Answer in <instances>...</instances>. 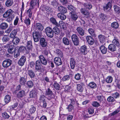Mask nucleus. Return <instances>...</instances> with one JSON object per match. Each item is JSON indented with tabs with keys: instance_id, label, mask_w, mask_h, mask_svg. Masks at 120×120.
I'll use <instances>...</instances> for the list:
<instances>
[{
	"instance_id": "nucleus-1",
	"label": "nucleus",
	"mask_w": 120,
	"mask_h": 120,
	"mask_svg": "<svg viewBox=\"0 0 120 120\" xmlns=\"http://www.w3.org/2000/svg\"><path fill=\"white\" fill-rule=\"evenodd\" d=\"M14 11L11 9H10L6 11L3 14V17L4 18L8 17L7 19V21L10 22L14 18L15 16L12 14Z\"/></svg>"
},
{
	"instance_id": "nucleus-2",
	"label": "nucleus",
	"mask_w": 120,
	"mask_h": 120,
	"mask_svg": "<svg viewBox=\"0 0 120 120\" xmlns=\"http://www.w3.org/2000/svg\"><path fill=\"white\" fill-rule=\"evenodd\" d=\"M12 63L11 60L8 59H6L3 61L2 65L3 67L6 68L11 65Z\"/></svg>"
},
{
	"instance_id": "nucleus-3",
	"label": "nucleus",
	"mask_w": 120,
	"mask_h": 120,
	"mask_svg": "<svg viewBox=\"0 0 120 120\" xmlns=\"http://www.w3.org/2000/svg\"><path fill=\"white\" fill-rule=\"evenodd\" d=\"M71 39L74 45H78L79 43V38L76 35L73 34L71 36Z\"/></svg>"
},
{
	"instance_id": "nucleus-4",
	"label": "nucleus",
	"mask_w": 120,
	"mask_h": 120,
	"mask_svg": "<svg viewBox=\"0 0 120 120\" xmlns=\"http://www.w3.org/2000/svg\"><path fill=\"white\" fill-rule=\"evenodd\" d=\"M45 31L48 37L52 38L53 37V30L50 27H47L45 29Z\"/></svg>"
},
{
	"instance_id": "nucleus-5",
	"label": "nucleus",
	"mask_w": 120,
	"mask_h": 120,
	"mask_svg": "<svg viewBox=\"0 0 120 120\" xmlns=\"http://www.w3.org/2000/svg\"><path fill=\"white\" fill-rule=\"evenodd\" d=\"M39 4L38 0H32L30 3V7L33 9L36 6H38Z\"/></svg>"
},
{
	"instance_id": "nucleus-6",
	"label": "nucleus",
	"mask_w": 120,
	"mask_h": 120,
	"mask_svg": "<svg viewBox=\"0 0 120 120\" xmlns=\"http://www.w3.org/2000/svg\"><path fill=\"white\" fill-rule=\"evenodd\" d=\"M41 36V33L38 32H36L34 33H33V36L34 41L35 42L38 41L39 39V37Z\"/></svg>"
},
{
	"instance_id": "nucleus-7",
	"label": "nucleus",
	"mask_w": 120,
	"mask_h": 120,
	"mask_svg": "<svg viewBox=\"0 0 120 120\" xmlns=\"http://www.w3.org/2000/svg\"><path fill=\"white\" fill-rule=\"evenodd\" d=\"M43 68V66L39 60L36 61L35 64V69L36 71L41 70Z\"/></svg>"
},
{
	"instance_id": "nucleus-8",
	"label": "nucleus",
	"mask_w": 120,
	"mask_h": 120,
	"mask_svg": "<svg viewBox=\"0 0 120 120\" xmlns=\"http://www.w3.org/2000/svg\"><path fill=\"white\" fill-rule=\"evenodd\" d=\"M46 94L48 96L50 97V98H48V99H50L55 97L54 95L53 94V92L49 88H48L47 90H46Z\"/></svg>"
},
{
	"instance_id": "nucleus-9",
	"label": "nucleus",
	"mask_w": 120,
	"mask_h": 120,
	"mask_svg": "<svg viewBox=\"0 0 120 120\" xmlns=\"http://www.w3.org/2000/svg\"><path fill=\"white\" fill-rule=\"evenodd\" d=\"M54 62L56 65L59 66L62 64V62L61 58L59 57H55L54 59Z\"/></svg>"
},
{
	"instance_id": "nucleus-10",
	"label": "nucleus",
	"mask_w": 120,
	"mask_h": 120,
	"mask_svg": "<svg viewBox=\"0 0 120 120\" xmlns=\"http://www.w3.org/2000/svg\"><path fill=\"white\" fill-rule=\"evenodd\" d=\"M26 60V59L25 57L24 56H22L18 61L19 65L21 66H23L24 65Z\"/></svg>"
},
{
	"instance_id": "nucleus-11",
	"label": "nucleus",
	"mask_w": 120,
	"mask_h": 120,
	"mask_svg": "<svg viewBox=\"0 0 120 120\" xmlns=\"http://www.w3.org/2000/svg\"><path fill=\"white\" fill-rule=\"evenodd\" d=\"M86 39L88 44L90 45H93L94 42V40L93 38L90 36H87Z\"/></svg>"
},
{
	"instance_id": "nucleus-12",
	"label": "nucleus",
	"mask_w": 120,
	"mask_h": 120,
	"mask_svg": "<svg viewBox=\"0 0 120 120\" xmlns=\"http://www.w3.org/2000/svg\"><path fill=\"white\" fill-rule=\"evenodd\" d=\"M40 45L43 47H46L47 45V41L45 39L43 38H41L40 41Z\"/></svg>"
},
{
	"instance_id": "nucleus-13",
	"label": "nucleus",
	"mask_w": 120,
	"mask_h": 120,
	"mask_svg": "<svg viewBox=\"0 0 120 120\" xmlns=\"http://www.w3.org/2000/svg\"><path fill=\"white\" fill-rule=\"evenodd\" d=\"M39 57L41 64L45 65H46L47 64V61L43 55H40Z\"/></svg>"
},
{
	"instance_id": "nucleus-14",
	"label": "nucleus",
	"mask_w": 120,
	"mask_h": 120,
	"mask_svg": "<svg viewBox=\"0 0 120 120\" xmlns=\"http://www.w3.org/2000/svg\"><path fill=\"white\" fill-rule=\"evenodd\" d=\"M83 84V83H81L77 84V90L80 92H82L83 88L82 87Z\"/></svg>"
},
{
	"instance_id": "nucleus-15",
	"label": "nucleus",
	"mask_w": 120,
	"mask_h": 120,
	"mask_svg": "<svg viewBox=\"0 0 120 120\" xmlns=\"http://www.w3.org/2000/svg\"><path fill=\"white\" fill-rule=\"evenodd\" d=\"M80 51L81 53L82 54L85 55L86 54L87 51L86 46L85 45L82 46L80 48Z\"/></svg>"
},
{
	"instance_id": "nucleus-16",
	"label": "nucleus",
	"mask_w": 120,
	"mask_h": 120,
	"mask_svg": "<svg viewBox=\"0 0 120 120\" xmlns=\"http://www.w3.org/2000/svg\"><path fill=\"white\" fill-rule=\"evenodd\" d=\"M60 26L61 29L64 30H66L67 28L66 25L65 23L62 21H59L58 26Z\"/></svg>"
},
{
	"instance_id": "nucleus-17",
	"label": "nucleus",
	"mask_w": 120,
	"mask_h": 120,
	"mask_svg": "<svg viewBox=\"0 0 120 120\" xmlns=\"http://www.w3.org/2000/svg\"><path fill=\"white\" fill-rule=\"evenodd\" d=\"M58 9L59 11L63 13H66L67 12L66 8L62 5L58 7Z\"/></svg>"
},
{
	"instance_id": "nucleus-18",
	"label": "nucleus",
	"mask_w": 120,
	"mask_h": 120,
	"mask_svg": "<svg viewBox=\"0 0 120 120\" xmlns=\"http://www.w3.org/2000/svg\"><path fill=\"white\" fill-rule=\"evenodd\" d=\"M71 18L72 21H76L78 19V16L75 13H71Z\"/></svg>"
},
{
	"instance_id": "nucleus-19",
	"label": "nucleus",
	"mask_w": 120,
	"mask_h": 120,
	"mask_svg": "<svg viewBox=\"0 0 120 120\" xmlns=\"http://www.w3.org/2000/svg\"><path fill=\"white\" fill-rule=\"evenodd\" d=\"M108 49L110 51L113 52L116 51V46L113 44H111L109 45Z\"/></svg>"
},
{
	"instance_id": "nucleus-20",
	"label": "nucleus",
	"mask_w": 120,
	"mask_h": 120,
	"mask_svg": "<svg viewBox=\"0 0 120 120\" xmlns=\"http://www.w3.org/2000/svg\"><path fill=\"white\" fill-rule=\"evenodd\" d=\"M25 91L23 90H21L17 93V96L18 98H21L25 96Z\"/></svg>"
},
{
	"instance_id": "nucleus-21",
	"label": "nucleus",
	"mask_w": 120,
	"mask_h": 120,
	"mask_svg": "<svg viewBox=\"0 0 120 120\" xmlns=\"http://www.w3.org/2000/svg\"><path fill=\"white\" fill-rule=\"evenodd\" d=\"M36 29L39 31H42L43 29V26L41 24L39 23H37L35 26Z\"/></svg>"
},
{
	"instance_id": "nucleus-22",
	"label": "nucleus",
	"mask_w": 120,
	"mask_h": 120,
	"mask_svg": "<svg viewBox=\"0 0 120 120\" xmlns=\"http://www.w3.org/2000/svg\"><path fill=\"white\" fill-rule=\"evenodd\" d=\"M70 64L71 68L72 69H74L75 65V62L73 58H71V59Z\"/></svg>"
},
{
	"instance_id": "nucleus-23",
	"label": "nucleus",
	"mask_w": 120,
	"mask_h": 120,
	"mask_svg": "<svg viewBox=\"0 0 120 120\" xmlns=\"http://www.w3.org/2000/svg\"><path fill=\"white\" fill-rule=\"evenodd\" d=\"M76 30L78 33L81 35L83 36L84 34V30L80 27H78L76 29Z\"/></svg>"
},
{
	"instance_id": "nucleus-24",
	"label": "nucleus",
	"mask_w": 120,
	"mask_h": 120,
	"mask_svg": "<svg viewBox=\"0 0 120 120\" xmlns=\"http://www.w3.org/2000/svg\"><path fill=\"white\" fill-rule=\"evenodd\" d=\"M81 12L84 15L86 18L89 17V12L86 11L85 8H82L80 9Z\"/></svg>"
},
{
	"instance_id": "nucleus-25",
	"label": "nucleus",
	"mask_w": 120,
	"mask_h": 120,
	"mask_svg": "<svg viewBox=\"0 0 120 120\" xmlns=\"http://www.w3.org/2000/svg\"><path fill=\"white\" fill-rule=\"evenodd\" d=\"M62 42L64 45H69L70 43L68 39L66 37H64L63 38Z\"/></svg>"
},
{
	"instance_id": "nucleus-26",
	"label": "nucleus",
	"mask_w": 120,
	"mask_h": 120,
	"mask_svg": "<svg viewBox=\"0 0 120 120\" xmlns=\"http://www.w3.org/2000/svg\"><path fill=\"white\" fill-rule=\"evenodd\" d=\"M8 26V25L6 23H2L0 24V28L2 30H4L7 28Z\"/></svg>"
},
{
	"instance_id": "nucleus-27",
	"label": "nucleus",
	"mask_w": 120,
	"mask_h": 120,
	"mask_svg": "<svg viewBox=\"0 0 120 120\" xmlns=\"http://www.w3.org/2000/svg\"><path fill=\"white\" fill-rule=\"evenodd\" d=\"M26 46L27 49L29 50H31L33 48L32 41H28L27 43Z\"/></svg>"
},
{
	"instance_id": "nucleus-28",
	"label": "nucleus",
	"mask_w": 120,
	"mask_h": 120,
	"mask_svg": "<svg viewBox=\"0 0 120 120\" xmlns=\"http://www.w3.org/2000/svg\"><path fill=\"white\" fill-rule=\"evenodd\" d=\"M98 38L100 42L101 43H103L105 41V37L102 35L100 34L98 36Z\"/></svg>"
},
{
	"instance_id": "nucleus-29",
	"label": "nucleus",
	"mask_w": 120,
	"mask_h": 120,
	"mask_svg": "<svg viewBox=\"0 0 120 120\" xmlns=\"http://www.w3.org/2000/svg\"><path fill=\"white\" fill-rule=\"evenodd\" d=\"M100 49L101 52L103 54H105L107 52V49L104 45H101L100 47Z\"/></svg>"
},
{
	"instance_id": "nucleus-30",
	"label": "nucleus",
	"mask_w": 120,
	"mask_h": 120,
	"mask_svg": "<svg viewBox=\"0 0 120 120\" xmlns=\"http://www.w3.org/2000/svg\"><path fill=\"white\" fill-rule=\"evenodd\" d=\"M33 9L30 7L29 9L27 11V14L28 15L29 17L30 18H31L32 16L33 13Z\"/></svg>"
},
{
	"instance_id": "nucleus-31",
	"label": "nucleus",
	"mask_w": 120,
	"mask_h": 120,
	"mask_svg": "<svg viewBox=\"0 0 120 120\" xmlns=\"http://www.w3.org/2000/svg\"><path fill=\"white\" fill-rule=\"evenodd\" d=\"M13 3V0H7L5 3L6 6L7 7L11 6Z\"/></svg>"
},
{
	"instance_id": "nucleus-32",
	"label": "nucleus",
	"mask_w": 120,
	"mask_h": 120,
	"mask_svg": "<svg viewBox=\"0 0 120 120\" xmlns=\"http://www.w3.org/2000/svg\"><path fill=\"white\" fill-rule=\"evenodd\" d=\"M48 2L51 5H53L54 7L57 6L58 4L57 2L54 0H48Z\"/></svg>"
},
{
	"instance_id": "nucleus-33",
	"label": "nucleus",
	"mask_w": 120,
	"mask_h": 120,
	"mask_svg": "<svg viewBox=\"0 0 120 120\" xmlns=\"http://www.w3.org/2000/svg\"><path fill=\"white\" fill-rule=\"evenodd\" d=\"M37 94V92L35 90L31 91L30 92V98H34L36 96Z\"/></svg>"
},
{
	"instance_id": "nucleus-34",
	"label": "nucleus",
	"mask_w": 120,
	"mask_h": 120,
	"mask_svg": "<svg viewBox=\"0 0 120 120\" xmlns=\"http://www.w3.org/2000/svg\"><path fill=\"white\" fill-rule=\"evenodd\" d=\"M88 86L92 89H94L96 88L97 86L94 82H91L89 83Z\"/></svg>"
},
{
	"instance_id": "nucleus-35",
	"label": "nucleus",
	"mask_w": 120,
	"mask_h": 120,
	"mask_svg": "<svg viewBox=\"0 0 120 120\" xmlns=\"http://www.w3.org/2000/svg\"><path fill=\"white\" fill-rule=\"evenodd\" d=\"M57 16L59 18L62 20H65L66 18V16L61 13H58L57 14Z\"/></svg>"
},
{
	"instance_id": "nucleus-36",
	"label": "nucleus",
	"mask_w": 120,
	"mask_h": 120,
	"mask_svg": "<svg viewBox=\"0 0 120 120\" xmlns=\"http://www.w3.org/2000/svg\"><path fill=\"white\" fill-rule=\"evenodd\" d=\"M27 74L31 78H34L35 76L34 72L32 70H28L27 71Z\"/></svg>"
},
{
	"instance_id": "nucleus-37",
	"label": "nucleus",
	"mask_w": 120,
	"mask_h": 120,
	"mask_svg": "<svg viewBox=\"0 0 120 120\" xmlns=\"http://www.w3.org/2000/svg\"><path fill=\"white\" fill-rule=\"evenodd\" d=\"M10 97L8 95H6L4 97V101L6 104L8 103L10 101Z\"/></svg>"
},
{
	"instance_id": "nucleus-38",
	"label": "nucleus",
	"mask_w": 120,
	"mask_h": 120,
	"mask_svg": "<svg viewBox=\"0 0 120 120\" xmlns=\"http://www.w3.org/2000/svg\"><path fill=\"white\" fill-rule=\"evenodd\" d=\"M17 32V30L14 29L13 30L10 34V37L12 38H14L16 35Z\"/></svg>"
},
{
	"instance_id": "nucleus-39",
	"label": "nucleus",
	"mask_w": 120,
	"mask_h": 120,
	"mask_svg": "<svg viewBox=\"0 0 120 120\" xmlns=\"http://www.w3.org/2000/svg\"><path fill=\"white\" fill-rule=\"evenodd\" d=\"M15 49H14V46L13 45H11L10 46L8 49V52L11 54L13 53L15 51Z\"/></svg>"
},
{
	"instance_id": "nucleus-40",
	"label": "nucleus",
	"mask_w": 120,
	"mask_h": 120,
	"mask_svg": "<svg viewBox=\"0 0 120 120\" xmlns=\"http://www.w3.org/2000/svg\"><path fill=\"white\" fill-rule=\"evenodd\" d=\"M112 43L117 46H119L120 45L118 41V39L116 37H114V38L112 41Z\"/></svg>"
},
{
	"instance_id": "nucleus-41",
	"label": "nucleus",
	"mask_w": 120,
	"mask_h": 120,
	"mask_svg": "<svg viewBox=\"0 0 120 120\" xmlns=\"http://www.w3.org/2000/svg\"><path fill=\"white\" fill-rule=\"evenodd\" d=\"M119 26V24L117 22H113L111 24L112 27L115 29L117 28Z\"/></svg>"
},
{
	"instance_id": "nucleus-42",
	"label": "nucleus",
	"mask_w": 120,
	"mask_h": 120,
	"mask_svg": "<svg viewBox=\"0 0 120 120\" xmlns=\"http://www.w3.org/2000/svg\"><path fill=\"white\" fill-rule=\"evenodd\" d=\"M24 22L26 26H28L30 25V20L29 18H26L24 20Z\"/></svg>"
},
{
	"instance_id": "nucleus-43",
	"label": "nucleus",
	"mask_w": 120,
	"mask_h": 120,
	"mask_svg": "<svg viewBox=\"0 0 120 120\" xmlns=\"http://www.w3.org/2000/svg\"><path fill=\"white\" fill-rule=\"evenodd\" d=\"M56 52L58 56L60 57H63V53L59 49H56Z\"/></svg>"
},
{
	"instance_id": "nucleus-44",
	"label": "nucleus",
	"mask_w": 120,
	"mask_h": 120,
	"mask_svg": "<svg viewBox=\"0 0 120 120\" xmlns=\"http://www.w3.org/2000/svg\"><path fill=\"white\" fill-rule=\"evenodd\" d=\"M88 31L90 34L92 36L95 37L96 35L94 30L92 28H89L88 30Z\"/></svg>"
},
{
	"instance_id": "nucleus-45",
	"label": "nucleus",
	"mask_w": 120,
	"mask_h": 120,
	"mask_svg": "<svg viewBox=\"0 0 120 120\" xmlns=\"http://www.w3.org/2000/svg\"><path fill=\"white\" fill-rule=\"evenodd\" d=\"M112 7V4L110 2H109L106 6L104 7V10H107L109 8H110Z\"/></svg>"
},
{
	"instance_id": "nucleus-46",
	"label": "nucleus",
	"mask_w": 120,
	"mask_h": 120,
	"mask_svg": "<svg viewBox=\"0 0 120 120\" xmlns=\"http://www.w3.org/2000/svg\"><path fill=\"white\" fill-rule=\"evenodd\" d=\"M50 20L52 24L56 26H58V23L57 22L56 20L54 18L52 17L50 18Z\"/></svg>"
},
{
	"instance_id": "nucleus-47",
	"label": "nucleus",
	"mask_w": 120,
	"mask_h": 120,
	"mask_svg": "<svg viewBox=\"0 0 120 120\" xmlns=\"http://www.w3.org/2000/svg\"><path fill=\"white\" fill-rule=\"evenodd\" d=\"M106 16L102 13H101L99 15V18L102 20H105L106 19Z\"/></svg>"
},
{
	"instance_id": "nucleus-48",
	"label": "nucleus",
	"mask_w": 120,
	"mask_h": 120,
	"mask_svg": "<svg viewBox=\"0 0 120 120\" xmlns=\"http://www.w3.org/2000/svg\"><path fill=\"white\" fill-rule=\"evenodd\" d=\"M115 11L118 14L120 13V8L116 5H115L114 6Z\"/></svg>"
},
{
	"instance_id": "nucleus-49",
	"label": "nucleus",
	"mask_w": 120,
	"mask_h": 120,
	"mask_svg": "<svg viewBox=\"0 0 120 120\" xmlns=\"http://www.w3.org/2000/svg\"><path fill=\"white\" fill-rule=\"evenodd\" d=\"M26 84L29 88H32L34 85L33 82L31 81H28L26 82Z\"/></svg>"
},
{
	"instance_id": "nucleus-50",
	"label": "nucleus",
	"mask_w": 120,
	"mask_h": 120,
	"mask_svg": "<svg viewBox=\"0 0 120 120\" xmlns=\"http://www.w3.org/2000/svg\"><path fill=\"white\" fill-rule=\"evenodd\" d=\"M106 81L107 83H111L112 81V78L110 76H108L106 78Z\"/></svg>"
},
{
	"instance_id": "nucleus-51",
	"label": "nucleus",
	"mask_w": 120,
	"mask_h": 120,
	"mask_svg": "<svg viewBox=\"0 0 120 120\" xmlns=\"http://www.w3.org/2000/svg\"><path fill=\"white\" fill-rule=\"evenodd\" d=\"M53 32L56 34H58L60 33V30L56 26L54 27L53 28Z\"/></svg>"
},
{
	"instance_id": "nucleus-52",
	"label": "nucleus",
	"mask_w": 120,
	"mask_h": 120,
	"mask_svg": "<svg viewBox=\"0 0 120 120\" xmlns=\"http://www.w3.org/2000/svg\"><path fill=\"white\" fill-rule=\"evenodd\" d=\"M53 85L54 87L56 90H58L60 88V85L57 82H54Z\"/></svg>"
},
{
	"instance_id": "nucleus-53",
	"label": "nucleus",
	"mask_w": 120,
	"mask_h": 120,
	"mask_svg": "<svg viewBox=\"0 0 120 120\" xmlns=\"http://www.w3.org/2000/svg\"><path fill=\"white\" fill-rule=\"evenodd\" d=\"M20 39L18 38L15 37L14 38L13 40V42L14 44H16L19 41Z\"/></svg>"
},
{
	"instance_id": "nucleus-54",
	"label": "nucleus",
	"mask_w": 120,
	"mask_h": 120,
	"mask_svg": "<svg viewBox=\"0 0 120 120\" xmlns=\"http://www.w3.org/2000/svg\"><path fill=\"white\" fill-rule=\"evenodd\" d=\"M26 81L25 78L23 77H21L19 79V82L22 85H24L26 82Z\"/></svg>"
},
{
	"instance_id": "nucleus-55",
	"label": "nucleus",
	"mask_w": 120,
	"mask_h": 120,
	"mask_svg": "<svg viewBox=\"0 0 120 120\" xmlns=\"http://www.w3.org/2000/svg\"><path fill=\"white\" fill-rule=\"evenodd\" d=\"M92 105L93 106L96 107H98L100 105L98 103L95 101L93 102L92 103Z\"/></svg>"
},
{
	"instance_id": "nucleus-56",
	"label": "nucleus",
	"mask_w": 120,
	"mask_h": 120,
	"mask_svg": "<svg viewBox=\"0 0 120 120\" xmlns=\"http://www.w3.org/2000/svg\"><path fill=\"white\" fill-rule=\"evenodd\" d=\"M88 112L89 114H93L94 113V109L92 107L89 108L88 109Z\"/></svg>"
},
{
	"instance_id": "nucleus-57",
	"label": "nucleus",
	"mask_w": 120,
	"mask_h": 120,
	"mask_svg": "<svg viewBox=\"0 0 120 120\" xmlns=\"http://www.w3.org/2000/svg\"><path fill=\"white\" fill-rule=\"evenodd\" d=\"M70 79V77L68 75H66L64 76L62 78L63 81H65L69 80Z\"/></svg>"
},
{
	"instance_id": "nucleus-58",
	"label": "nucleus",
	"mask_w": 120,
	"mask_h": 120,
	"mask_svg": "<svg viewBox=\"0 0 120 120\" xmlns=\"http://www.w3.org/2000/svg\"><path fill=\"white\" fill-rule=\"evenodd\" d=\"M9 37L8 36H4L2 39L3 41L4 42L7 41L9 40Z\"/></svg>"
},
{
	"instance_id": "nucleus-59",
	"label": "nucleus",
	"mask_w": 120,
	"mask_h": 120,
	"mask_svg": "<svg viewBox=\"0 0 120 120\" xmlns=\"http://www.w3.org/2000/svg\"><path fill=\"white\" fill-rule=\"evenodd\" d=\"M84 6L85 8L89 9L91 8L92 7L91 5L90 4H85Z\"/></svg>"
},
{
	"instance_id": "nucleus-60",
	"label": "nucleus",
	"mask_w": 120,
	"mask_h": 120,
	"mask_svg": "<svg viewBox=\"0 0 120 120\" xmlns=\"http://www.w3.org/2000/svg\"><path fill=\"white\" fill-rule=\"evenodd\" d=\"M74 107L73 105L71 104L69 105L68 106V107L67 108V109H68L69 111H71L73 109Z\"/></svg>"
},
{
	"instance_id": "nucleus-61",
	"label": "nucleus",
	"mask_w": 120,
	"mask_h": 120,
	"mask_svg": "<svg viewBox=\"0 0 120 120\" xmlns=\"http://www.w3.org/2000/svg\"><path fill=\"white\" fill-rule=\"evenodd\" d=\"M107 101L109 102H113L115 101L114 98L112 97L109 96L107 98Z\"/></svg>"
},
{
	"instance_id": "nucleus-62",
	"label": "nucleus",
	"mask_w": 120,
	"mask_h": 120,
	"mask_svg": "<svg viewBox=\"0 0 120 120\" xmlns=\"http://www.w3.org/2000/svg\"><path fill=\"white\" fill-rule=\"evenodd\" d=\"M36 108L34 107H33L31 108L29 111L32 114L36 110Z\"/></svg>"
},
{
	"instance_id": "nucleus-63",
	"label": "nucleus",
	"mask_w": 120,
	"mask_h": 120,
	"mask_svg": "<svg viewBox=\"0 0 120 120\" xmlns=\"http://www.w3.org/2000/svg\"><path fill=\"white\" fill-rule=\"evenodd\" d=\"M3 116L5 119L8 118L9 117V116L7 113L4 112L2 113Z\"/></svg>"
},
{
	"instance_id": "nucleus-64",
	"label": "nucleus",
	"mask_w": 120,
	"mask_h": 120,
	"mask_svg": "<svg viewBox=\"0 0 120 120\" xmlns=\"http://www.w3.org/2000/svg\"><path fill=\"white\" fill-rule=\"evenodd\" d=\"M70 100L71 101V103L73 105L75 104V103L77 102L75 99L74 98L70 99Z\"/></svg>"
}]
</instances>
